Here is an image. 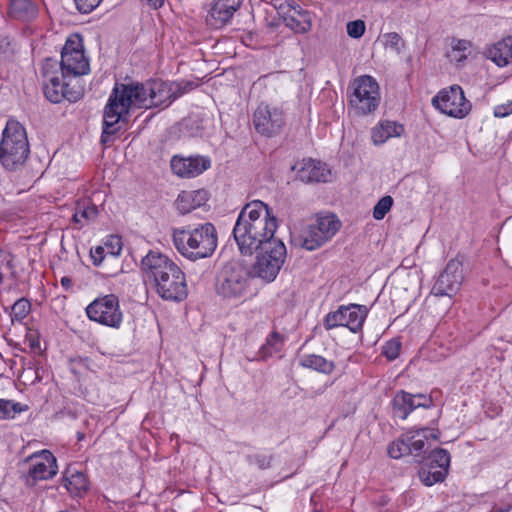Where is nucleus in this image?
Here are the masks:
<instances>
[{
    "label": "nucleus",
    "instance_id": "9",
    "mask_svg": "<svg viewBox=\"0 0 512 512\" xmlns=\"http://www.w3.org/2000/svg\"><path fill=\"white\" fill-rule=\"evenodd\" d=\"M260 253L253 266L254 275L266 282L273 281L286 259V247L282 240H272L259 247Z\"/></svg>",
    "mask_w": 512,
    "mask_h": 512
},
{
    "label": "nucleus",
    "instance_id": "28",
    "mask_svg": "<svg viewBox=\"0 0 512 512\" xmlns=\"http://www.w3.org/2000/svg\"><path fill=\"white\" fill-rule=\"evenodd\" d=\"M8 14L11 18L31 21L38 15V8L30 0H10Z\"/></svg>",
    "mask_w": 512,
    "mask_h": 512
},
{
    "label": "nucleus",
    "instance_id": "53",
    "mask_svg": "<svg viewBox=\"0 0 512 512\" xmlns=\"http://www.w3.org/2000/svg\"><path fill=\"white\" fill-rule=\"evenodd\" d=\"M2 254H3V252H2V250H0V258L2 257Z\"/></svg>",
    "mask_w": 512,
    "mask_h": 512
},
{
    "label": "nucleus",
    "instance_id": "8",
    "mask_svg": "<svg viewBox=\"0 0 512 512\" xmlns=\"http://www.w3.org/2000/svg\"><path fill=\"white\" fill-rule=\"evenodd\" d=\"M58 64L61 76L64 78L75 79L90 72L89 60L85 56L83 39L80 35L74 34L67 38Z\"/></svg>",
    "mask_w": 512,
    "mask_h": 512
},
{
    "label": "nucleus",
    "instance_id": "13",
    "mask_svg": "<svg viewBox=\"0 0 512 512\" xmlns=\"http://www.w3.org/2000/svg\"><path fill=\"white\" fill-rule=\"evenodd\" d=\"M340 228V221L332 214L318 216L303 232L302 246L314 250L331 239Z\"/></svg>",
    "mask_w": 512,
    "mask_h": 512
},
{
    "label": "nucleus",
    "instance_id": "22",
    "mask_svg": "<svg viewBox=\"0 0 512 512\" xmlns=\"http://www.w3.org/2000/svg\"><path fill=\"white\" fill-rule=\"evenodd\" d=\"M432 405V398L425 394H410L399 391L393 398L394 415L403 420L416 408H429Z\"/></svg>",
    "mask_w": 512,
    "mask_h": 512
},
{
    "label": "nucleus",
    "instance_id": "42",
    "mask_svg": "<svg viewBox=\"0 0 512 512\" xmlns=\"http://www.w3.org/2000/svg\"><path fill=\"white\" fill-rule=\"evenodd\" d=\"M246 460L250 465H255L259 469H266L270 466V457L266 455L254 454L247 455Z\"/></svg>",
    "mask_w": 512,
    "mask_h": 512
},
{
    "label": "nucleus",
    "instance_id": "4",
    "mask_svg": "<svg viewBox=\"0 0 512 512\" xmlns=\"http://www.w3.org/2000/svg\"><path fill=\"white\" fill-rule=\"evenodd\" d=\"M173 242L180 254L195 261L213 254L217 247V234L211 223H205L192 230H175Z\"/></svg>",
    "mask_w": 512,
    "mask_h": 512
},
{
    "label": "nucleus",
    "instance_id": "24",
    "mask_svg": "<svg viewBox=\"0 0 512 512\" xmlns=\"http://www.w3.org/2000/svg\"><path fill=\"white\" fill-rule=\"evenodd\" d=\"M484 55L498 67H505L512 64V36L503 38L487 47L484 51Z\"/></svg>",
    "mask_w": 512,
    "mask_h": 512
},
{
    "label": "nucleus",
    "instance_id": "18",
    "mask_svg": "<svg viewBox=\"0 0 512 512\" xmlns=\"http://www.w3.org/2000/svg\"><path fill=\"white\" fill-rule=\"evenodd\" d=\"M253 124L256 131L264 136L277 135L285 125L283 111L260 104L254 112Z\"/></svg>",
    "mask_w": 512,
    "mask_h": 512
},
{
    "label": "nucleus",
    "instance_id": "35",
    "mask_svg": "<svg viewBox=\"0 0 512 512\" xmlns=\"http://www.w3.org/2000/svg\"><path fill=\"white\" fill-rule=\"evenodd\" d=\"M428 463L434 465L437 469L446 470L448 472L450 466V454L447 450L441 448L436 449L429 455Z\"/></svg>",
    "mask_w": 512,
    "mask_h": 512
},
{
    "label": "nucleus",
    "instance_id": "20",
    "mask_svg": "<svg viewBox=\"0 0 512 512\" xmlns=\"http://www.w3.org/2000/svg\"><path fill=\"white\" fill-rule=\"evenodd\" d=\"M241 5L242 0H212L205 19L207 25L216 29L226 26Z\"/></svg>",
    "mask_w": 512,
    "mask_h": 512
},
{
    "label": "nucleus",
    "instance_id": "26",
    "mask_svg": "<svg viewBox=\"0 0 512 512\" xmlns=\"http://www.w3.org/2000/svg\"><path fill=\"white\" fill-rule=\"evenodd\" d=\"M404 132L403 125L395 121H381L371 130L373 144L382 145L392 137H400Z\"/></svg>",
    "mask_w": 512,
    "mask_h": 512
},
{
    "label": "nucleus",
    "instance_id": "11",
    "mask_svg": "<svg viewBox=\"0 0 512 512\" xmlns=\"http://www.w3.org/2000/svg\"><path fill=\"white\" fill-rule=\"evenodd\" d=\"M88 318L99 324L119 328L123 320L118 297L108 294L91 302L86 308Z\"/></svg>",
    "mask_w": 512,
    "mask_h": 512
},
{
    "label": "nucleus",
    "instance_id": "40",
    "mask_svg": "<svg viewBox=\"0 0 512 512\" xmlns=\"http://www.w3.org/2000/svg\"><path fill=\"white\" fill-rule=\"evenodd\" d=\"M400 348V342L390 340L384 345L382 353L388 360H395L399 356Z\"/></svg>",
    "mask_w": 512,
    "mask_h": 512
},
{
    "label": "nucleus",
    "instance_id": "44",
    "mask_svg": "<svg viewBox=\"0 0 512 512\" xmlns=\"http://www.w3.org/2000/svg\"><path fill=\"white\" fill-rule=\"evenodd\" d=\"M77 9L81 13H90L93 11L96 7L99 6V4L102 2V0H74Z\"/></svg>",
    "mask_w": 512,
    "mask_h": 512
},
{
    "label": "nucleus",
    "instance_id": "33",
    "mask_svg": "<svg viewBox=\"0 0 512 512\" xmlns=\"http://www.w3.org/2000/svg\"><path fill=\"white\" fill-rule=\"evenodd\" d=\"M438 434V431L428 428L416 430V438L413 442V448H411V455H420L425 449V444L428 438L431 437L436 440L439 437Z\"/></svg>",
    "mask_w": 512,
    "mask_h": 512
},
{
    "label": "nucleus",
    "instance_id": "45",
    "mask_svg": "<svg viewBox=\"0 0 512 512\" xmlns=\"http://www.w3.org/2000/svg\"><path fill=\"white\" fill-rule=\"evenodd\" d=\"M384 44L386 48H390L395 51L400 50L401 37L397 33H387L383 36Z\"/></svg>",
    "mask_w": 512,
    "mask_h": 512
},
{
    "label": "nucleus",
    "instance_id": "32",
    "mask_svg": "<svg viewBox=\"0 0 512 512\" xmlns=\"http://www.w3.org/2000/svg\"><path fill=\"white\" fill-rule=\"evenodd\" d=\"M65 488L74 495H79L88 488V482L85 475L81 472H75L70 475H66L64 478Z\"/></svg>",
    "mask_w": 512,
    "mask_h": 512
},
{
    "label": "nucleus",
    "instance_id": "31",
    "mask_svg": "<svg viewBox=\"0 0 512 512\" xmlns=\"http://www.w3.org/2000/svg\"><path fill=\"white\" fill-rule=\"evenodd\" d=\"M446 470L437 469L434 465L427 462L425 466L419 471V477L422 483L426 486H432L436 483L443 482L447 476Z\"/></svg>",
    "mask_w": 512,
    "mask_h": 512
},
{
    "label": "nucleus",
    "instance_id": "50",
    "mask_svg": "<svg viewBox=\"0 0 512 512\" xmlns=\"http://www.w3.org/2000/svg\"><path fill=\"white\" fill-rule=\"evenodd\" d=\"M450 57L452 60L461 61L462 59H465L467 56L465 53H451Z\"/></svg>",
    "mask_w": 512,
    "mask_h": 512
},
{
    "label": "nucleus",
    "instance_id": "43",
    "mask_svg": "<svg viewBox=\"0 0 512 512\" xmlns=\"http://www.w3.org/2000/svg\"><path fill=\"white\" fill-rule=\"evenodd\" d=\"M108 255L105 247L101 245L93 247L90 250V257L95 266H100Z\"/></svg>",
    "mask_w": 512,
    "mask_h": 512
},
{
    "label": "nucleus",
    "instance_id": "38",
    "mask_svg": "<svg viewBox=\"0 0 512 512\" xmlns=\"http://www.w3.org/2000/svg\"><path fill=\"white\" fill-rule=\"evenodd\" d=\"M393 205V198L389 195L382 197L373 208V217L376 220H382L390 211Z\"/></svg>",
    "mask_w": 512,
    "mask_h": 512
},
{
    "label": "nucleus",
    "instance_id": "16",
    "mask_svg": "<svg viewBox=\"0 0 512 512\" xmlns=\"http://www.w3.org/2000/svg\"><path fill=\"white\" fill-rule=\"evenodd\" d=\"M29 470L26 476V484L34 486L39 480H48L57 473L56 458L48 450L34 453L26 459Z\"/></svg>",
    "mask_w": 512,
    "mask_h": 512
},
{
    "label": "nucleus",
    "instance_id": "19",
    "mask_svg": "<svg viewBox=\"0 0 512 512\" xmlns=\"http://www.w3.org/2000/svg\"><path fill=\"white\" fill-rule=\"evenodd\" d=\"M172 172L180 178H195L211 167L209 157L202 155L182 156L175 155L171 158Z\"/></svg>",
    "mask_w": 512,
    "mask_h": 512
},
{
    "label": "nucleus",
    "instance_id": "14",
    "mask_svg": "<svg viewBox=\"0 0 512 512\" xmlns=\"http://www.w3.org/2000/svg\"><path fill=\"white\" fill-rule=\"evenodd\" d=\"M433 105L442 113L455 118H463L471 108L464 96L462 88L458 85L451 86L449 90H442L432 99Z\"/></svg>",
    "mask_w": 512,
    "mask_h": 512
},
{
    "label": "nucleus",
    "instance_id": "48",
    "mask_svg": "<svg viewBox=\"0 0 512 512\" xmlns=\"http://www.w3.org/2000/svg\"><path fill=\"white\" fill-rule=\"evenodd\" d=\"M401 438L409 448H413V442L414 439L416 438V430H410L406 432L401 436Z\"/></svg>",
    "mask_w": 512,
    "mask_h": 512
},
{
    "label": "nucleus",
    "instance_id": "46",
    "mask_svg": "<svg viewBox=\"0 0 512 512\" xmlns=\"http://www.w3.org/2000/svg\"><path fill=\"white\" fill-rule=\"evenodd\" d=\"M471 44L467 40H457L452 46V53H465Z\"/></svg>",
    "mask_w": 512,
    "mask_h": 512
},
{
    "label": "nucleus",
    "instance_id": "2",
    "mask_svg": "<svg viewBox=\"0 0 512 512\" xmlns=\"http://www.w3.org/2000/svg\"><path fill=\"white\" fill-rule=\"evenodd\" d=\"M141 270L145 281L153 286L162 299L179 302L187 297L184 272L165 254L149 251L142 258Z\"/></svg>",
    "mask_w": 512,
    "mask_h": 512
},
{
    "label": "nucleus",
    "instance_id": "10",
    "mask_svg": "<svg viewBox=\"0 0 512 512\" xmlns=\"http://www.w3.org/2000/svg\"><path fill=\"white\" fill-rule=\"evenodd\" d=\"M354 91L350 97V105L358 115H368L373 113L379 106L380 93L376 80L363 75L353 82Z\"/></svg>",
    "mask_w": 512,
    "mask_h": 512
},
{
    "label": "nucleus",
    "instance_id": "1",
    "mask_svg": "<svg viewBox=\"0 0 512 512\" xmlns=\"http://www.w3.org/2000/svg\"><path fill=\"white\" fill-rule=\"evenodd\" d=\"M277 219L267 204L255 200L246 204L238 215L233 237L242 255H252L259 247L279 240L274 236Z\"/></svg>",
    "mask_w": 512,
    "mask_h": 512
},
{
    "label": "nucleus",
    "instance_id": "23",
    "mask_svg": "<svg viewBox=\"0 0 512 512\" xmlns=\"http://www.w3.org/2000/svg\"><path fill=\"white\" fill-rule=\"evenodd\" d=\"M297 178L303 183L327 182L330 170L325 163L311 158L302 159L292 166Z\"/></svg>",
    "mask_w": 512,
    "mask_h": 512
},
{
    "label": "nucleus",
    "instance_id": "49",
    "mask_svg": "<svg viewBox=\"0 0 512 512\" xmlns=\"http://www.w3.org/2000/svg\"><path fill=\"white\" fill-rule=\"evenodd\" d=\"M512 509V504L504 506H494L491 512H509Z\"/></svg>",
    "mask_w": 512,
    "mask_h": 512
},
{
    "label": "nucleus",
    "instance_id": "21",
    "mask_svg": "<svg viewBox=\"0 0 512 512\" xmlns=\"http://www.w3.org/2000/svg\"><path fill=\"white\" fill-rule=\"evenodd\" d=\"M285 25L297 33H306L311 29L312 22L308 11L293 1H286L279 7Z\"/></svg>",
    "mask_w": 512,
    "mask_h": 512
},
{
    "label": "nucleus",
    "instance_id": "6",
    "mask_svg": "<svg viewBox=\"0 0 512 512\" xmlns=\"http://www.w3.org/2000/svg\"><path fill=\"white\" fill-rule=\"evenodd\" d=\"M43 90L45 97L52 103H60L63 99L76 102L81 97L80 89L70 87L73 77L61 76L57 60L46 58L42 64Z\"/></svg>",
    "mask_w": 512,
    "mask_h": 512
},
{
    "label": "nucleus",
    "instance_id": "51",
    "mask_svg": "<svg viewBox=\"0 0 512 512\" xmlns=\"http://www.w3.org/2000/svg\"><path fill=\"white\" fill-rule=\"evenodd\" d=\"M71 283H72V281H71V279H69L68 277H63V278L61 279V284H62V286H63V287H65V288H69V287L71 286Z\"/></svg>",
    "mask_w": 512,
    "mask_h": 512
},
{
    "label": "nucleus",
    "instance_id": "52",
    "mask_svg": "<svg viewBox=\"0 0 512 512\" xmlns=\"http://www.w3.org/2000/svg\"><path fill=\"white\" fill-rule=\"evenodd\" d=\"M155 8L162 6L164 0H148Z\"/></svg>",
    "mask_w": 512,
    "mask_h": 512
},
{
    "label": "nucleus",
    "instance_id": "39",
    "mask_svg": "<svg viewBox=\"0 0 512 512\" xmlns=\"http://www.w3.org/2000/svg\"><path fill=\"white\" fill-rule=\"evenodd\" d=\"M366 29L363 20H354L347 23V34L354 39H359L363 36Z\"/></svg>",
    "mask_w": 512,
    "mask_h": 512
},
{
    "label": "nucleus",
    "instance_id": "7",
    "mask_svg": "<svg viewBox=\"0 0 512 512\" xmlns=\"http://www.w3.org/2000/svg\"><path fill=\"white\" fill-rule=\"evenodd\" d=\"M249 281L248 267L241 261H230L218 273L216 291L224 298L237 299L247 292Z\"/></svg>",
    "mask_w": 512,
    "mask_h": 512
},
{
    "label": "nucleus",
    "instance_id": "25",
    "mask_svg": "<svg viewBox=\"0 0 512 512\" xmlns=\"http://www.w3.org/2000/svg\"><path fill=\"white\" fill-rule=\"evenodd\" d=\"M208 201V192L204 189L182 191L175 202L177 210L181 214H187L203 206Z\"/></svg>",
    "mask_w": 512,
    "mask_h": 512
},
{
    "label": "nucleus",
    "instance_id": "12",
    "mask_svg": "<svg viewBox=\"0 0 512 512\" xmlns=\"http://www.w3.org/2000/svg\"><path fill=\"white\" fill-rule=\"evenodd\" d=\"M367 314L368 309L363 305L350 304L348 306H341L336 311L326 315L323 325L327 330L344 326L356 333L362 329Z\"/></svg>",
    "mask_w": 512,
    "mask_h": 512
},
{
    "label": "nucleus",
    "instance_id": "29",
    "mask_svg": "<svg viewBox=\"0 0 512 512\" xmlns=\"http://www.w3.org/2000/svg\"><path fill=\"white\" fill-rule=\"evenodd\" d=\"M300 365L324 374H331L334 371L335 364L324 357L316 354L304 355L300 359Z\"/></svg>",
    "mask_w": 512,
    "mask_h": 512
},
{
    "label": "nucleus",
    "instance_id": "34",
    "mask_svg": "<svg viewBox=\"0 0 512 512\" xmlns=\"http://www.w3.org/2000/svg\"><path fill=\"white\" fill-rule=\"evenodd\" d=\"M30 311H31V304L27 299L21 298V299L17 300L11 307L10 316H11L12 323H14V322L21 323L28 316Z\"/></svg>",
    "mask_w": 512,
    "mask_h": 512
},
{
    "label": "nucleus",
    "instance_id": "5",
    "mask_svg": "<svg viewBox=\"0 0 512 512\" xmlns=\"http://www.w3.org/2000/svg\"><path fill=\"white\" fill-rule=\"evenodd\" d=\"M29 153L24 127L16 120H8L0 142V162L6 169L16 170L26 162Z\"/></svg>",
    "mask_w": 512,
    "mask_h": 512
},
{
    "label": "nucleus",
    "instance_id": "37",
    "mask_svg": "<svg viewBox=\"0 0 512 512\" xmlns=\"http://www.w3.org/2000/svg\"><path fill=\"white\" fill-rule=\"evenodd\" d=\"M21 411L19 403L0 399V419H12Z\"/></svg>",
    "mask_w": 512,
    "mask_h": 512
},
{
    "label": "nucleus",
    "instance_id": "30",
    "mask_svg": "<svg viewBox=\"0 0 512 512\" xmlns=\"http://www.w3.org/2000/svg\"><path fill=\"white\" fill-rule=\"evenodd\" d=\"M284 344V337L276 331H273L266 338L265 343L260 347L258 355L262 360H266L274 353L279 352Z\"/></svg>",
    "mask_w": 512,
    "mask_h": 512
},
{
    "label": "nucleus",
    "instance_id": "47",
    "mask_svg": "<svg viewBox=\"0 0 512 512\" xmlns=\"http://www.w3.org/2000/svg\"><path fill=\"white\" fill-rule=\"evenodd\" d=\"M511 113H512V104L497 106L494 111V114L496 117H505Z\"/></svg>",
    "mask_w": 512,
    "mask_h": 512
},
{
    "label": "nucleus",
    "instance_id": "15",
    "mask_svg": "<svg viewBox=\"0 0 512 512\" xmlns=\"http://www.w3.org/2000/svg\"><path fill=\"white\" fill-rule=\"evenodd\" d=\"M462 262L458 258L449 260L444 270L434 283L431 294L447 296L451 299L460 289L463 282Z\"/></svg>",
    "mask_w": 512,
    "mask_h": 512
},
{
    "label": "nucleus",
    "instance_id": "3",
    "mask_svg": "<svg viewBox=\"0 0 512 512\" xmlns=\"http://www.w3.org/2000/svg\"><path fill=\"white\" fill-rule=\"evenodd\" d=\"M144 83H116L104 109L101 142L107 144L128 122L132 108H147Z\"/></svg>",
    "mask_w": 512,
    "mask_h": 512
},
{
    "label": "nucleus",
    "instance_id": "17",
    "mask_svg": "<svg viewBox=\"0 0 512 512\" xmlns=\"http://www.w3.org/2000/svg\"><path fill=\"white\" fill-rule=\"evenodd\" d=\"M147 108L169 106L182 95V90L176 83L162 80H150L144 83Z\"/></svg>",
    "mask_w": 512,
    "mask_h": 512
},
{
    "label": "nucleus",
    "instance_id": "36",
    "mask_svg": "<svg viewBox=\"0 0 512 512\" xmlns=\"http://www.w3.org/2000/svg\"><path fill=\"white\" fill-rule=\"evenodd\" d=\"M388 454L394 459H399L403 456L411 455V448H409L403 439L399 437L388 446Z\"/></svg>",
    "mask_w": 512,
    "mask_h": 512
},
{
    "label": "nucleus",
    "instance_id": "41",
    "mask_svg": "<svg viewBox=\"0 0 512 512\" xmlns=\"http://www.w3.org/2000/svg\"><path fill=\"white\" fill-rule=\"evenodd\" d=\"M107 254L111 257L119 255L122 251L121 240L117 236H111L104 245Z\"/></svg>",
    "mask_w": 512,
    "mask_h": 512
},
{
    "label": "nucleus",
    "instance_id": "27",
    "mask_svg": "<svg viewBox=\"0 0 512 512\" xmlns=\"http://www.w3.org/2000/svg\"><path fill=\"white\" fill-rule=\"evenodd\" d=\"M98 216V208L89 200L78 201L74 208L72 221L75 228L81 229L90 222L94 221Z\"/></svg>",
    "mask_w": 512,
    "mask_h": 512
}]
</instances>
